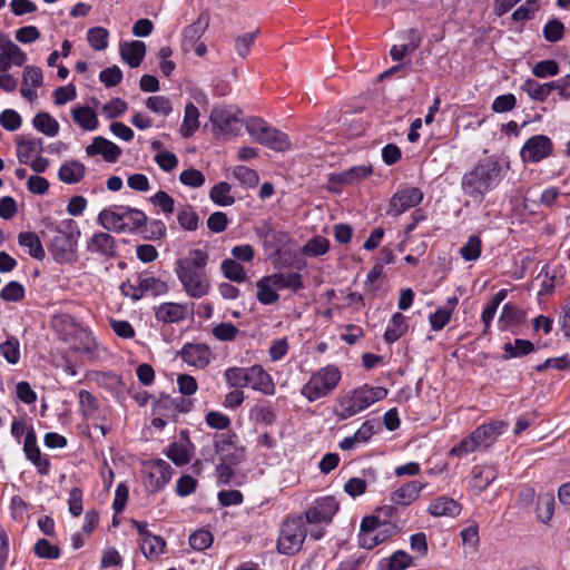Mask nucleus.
Returning <instances> with one entry per match:
<instances>
[{"instance_id": "obj_1", "label": "nucleus", "mask_w": 570, "mask_h": 570, "mask_svg": "<svg viewBox=\"0 0 570 570\" xmlns=\"http://www.w3.org/2000/svg\"><path fill=\"white\" fill-rule=\"evenodd\" d=\"M208 261V253L199 248L189 250L186 257L176 261L174 271L189 297L202 298L209 293L212 285L206 273Z\"/></svg>"}, {"instance_id": "obj_2", "label": "nucleus", "mask_w": 570, "mask_h": 570, "mask_svg": "<svg viewBox=\"0 0 570 570\" xmlns=\"http://www.w3.org/2000/svg\"><path fill=\"white\" fill-rule=\"evenodd\" d=\"M504 177L502 165L494 158L479 160L474 167L464 173L461 179L463 195L481 203L484 196L494 190Z\"/></svg>"}, {"instance_id": "obj_3", "label": "nucleus", "mask_w": 570, "mask_h": 570, "mask_svg": "<svg viewBox=\"0 0 570 570\" xmlns=\"http://www.w3.org/2000/svg\"><path fill=\"white\" fill-rule=\"evenodd\" d=\"M55 235L50 239L49 250L58 264H72L77 261L78 240L81 235L76 220L67 218L52 228Z\"/></svg>"}, {"instance_id": "obj_4", "label": "nucleus", "mask_w": 570, "mask_h": 570, "mask_svg": "<svg viewBox=\"0 0 570 570\" xmlns=\"http://www.w3.org/2000/svg\"><path fill=\"white\" fill-rule=\"evenodd\" d=\"M389 391L382 386L364 384L346 393L340 400V419L347 420L370 407L377 401L384 400Z\"/></svg>"}, {"instance_id": "obj_5", "label": "nucleus", "mask_w": 570, "mask_h": 570, "mask_svg": "<svg viewBox=\"0 0 570 570\" xmlns=\"http://www.w3.org/2000/svg\"><path fill=\"white\" fill-rule=\"evenodd\" d=\"M340 510V503L332 495L317 498L302 514L304 523L313 528L309 537L313 540H321L325 535L324 527L332 523L334 515Z\"/></svg>"}, {"instance_id": "obj_6", "label": "nucleus", "mask_w": 570, "mask_h": 570, "mask_svg": "<svg viewBox=\"0 0 570 570\" xmlns=\"http://www.w3.org/2000/svg\"><path fill=\"white\" fill-rule=\"evenodd\" d=\"M342 372L334 364H328L314 372L308 381L302 386L301 394L308 401L328 396L338 385Z\"/></svg>"}, {"instance_id": "obj_7", "label": "nucleus", "mask_w": 570, "mask_h": 570, "mask_svg": "<svg viewBox=\"0 0 570 570\" xmlns=\"http://www.w3.org/2000/svg\"><path fill=\"white\" fill-rule=\"evenodd\" d=\"M502 428L501 422L481 424L469 436L453 446L450 454L461 458L474 452L480 446L489 448L502 433Z\"/></svg>"}, {"instance_id": "obj_8", "label": "nucleus", "mask_w": 570, "mask_h": 570, "mask_svg": "<svg viewBox=\"0 0 570 570\" xmlns=\"http://www.w3.org/2000/svg\"><path fill=\"white\" fill-rule=\"evenodd\" d=\"M307 530L303 515L287 518L279 530L277 551L282 554L294 556L301 551L306 539Z\"/></svg>"}, {"instance_id": "obj_9", "label": "nucleus", "mask_w": 570, "mask_h": 570, "mask_svg": "<svg viewBox=\"0 0 570 570\" xmlns=\"http://www.w3.org/2000/svg\"><path fill=\"white\" fill-rule=\"evenodd\" d=\"M248 134L259 144L276 151H285L289 149L291 142L288 136L268 126L261 118H250L246 121Z\"/></svg>"}, {"instance_id": "obj_10", "label": "nucleus", "mask_w": 570, "mask_h": 570, "mask_svg": "<svg viewBox=\"0 0 570 570\" xmlns=\"http://www.w3.org/2000/svg\"><path fill=\"white\" fill-rule=\"evenodd\" d=\"M240 110L236 106H217L209 120L216 135H237L242 128Z\"/></svg>"}, {"instance_id": "obj_11", "label": "nucleus", "mask_w": 570, "mask_h": 570, "mask_svg": "<svg viewBox=\"0 0 570 570\" xmlns=\"http://www.w3.org/2000/svg\"><path fill=\"white\" fill-rule=\"evenodd\" d=\"M553 151L551 139L546 135H534L527 139L520 156L524 163L535 164L549 157Z\"/></svg>"}, {"instance_id": "obj_12", "label": "nucleus", "mask_w": 570, "mask_h": 570, "mask_svg": "<svg viewBox=\"0 0 570 570\" xmlns=\"http://www.w3.org/2000/svg\"><path fill=\"white\" fill-rule=\"evenodd\" d=\"M148 470L147 487L151 492L161 490L173 476V468L163 459H154L145 462Z\"/></svg>"}, {"instance_id": "obj_13", "label": "nucleus", "mask_w": 570, "mask_h": 570, "mask_svg": "<svg viewBox=\"0 0 570 570\" xmlns=\"http://www.w3.org/2000/svg\"><path fill=\"white\" fill-rule=\"evenodd\" d=\"M423 200V193L417 187L397 190L390 200L389 215L399 216Z\"/></svg>"}, {"instance_id": "obj_14", "label": "nucleus", "mask_w": 570, "mask_h": 570, "mask_svg": "<svg viewBox=\"0 0 570 570\" xmlns=\"http://www.w3.org/2000/svg\"><path fill=\"white\" fill-rule=\"evenodd\" d=\"M86 250L101 258L112 259L117 257V243L109 233L96 232L87 239Z\"/></svg>"}, {"instance_id": "obj_15", "label": "nucleus", "mask_w": 570, "mask_h": 570, "mask_svg": "<svg viewBox=\"0 0 570 570\" xmlns=\"http://www.w3.org/2000/svg\"><path fill=\"white\" fill-rule=\"evenodd\" d=\"M23 452L40 475H47L49 473L51 466L50 460L47 455L41 454L37 443V435L32 428L26 432Z\"/></svg>"}, {"instance_id": "obj_16", "label": "nucleus", "mask_w": 570, "mask_h": 570, "mask_svg": "<svg viewBox=\"0 0 570 570\" xmlns=\"http://www.w3.org/2000/svg\"><path fill=\"white\" fill-rule=\"evenodd\" d=\"M97 222L106 230L115 233H124L127 230L128 224L126 223V214L124 205H110L104 208L98 217Z\"/></svg>"}, {"instance_id": "obj_17", "label": "nucleus", "mask_w": 570, "mask_h": 570, "mask_svg": "<svg viewBox=\"0 0 570 570\" xmlns=\"http://www.w3.org/2000/svg\"><path fill=\"white\" fill-rule=\"evenodd\" d=\"M180 358L190 366L205 368L212 360L210 348L202 343H186L179 351Z\"/></svg>"}, {"instance_id": "obj_18", "label": "nucleus", "mask_w": 570, "mask_h": 570, "mask_svg": "<svg viewBox=\"0 0 570 570\" xmlns=\"http://www.w3.org/2000/svg\"><path fill=\"white\" fill-rule=\"evenodd\" d=\"M247 387L264 395H274L276 393V385L272 375L259 364L247 367Z\"/></svg>"}, {"instance_id": "obj_19", "label": "nucleus", "mask_w": 570, "mask_h": 570, "mask_svg": "<svg viewBox=\"0 0 570 570\" xmlns=\"http://www.w3.org/2000/svg\"><path fill=\"white\" fill-rule=\"evenodd\" d=\"M191 313L193 309L187 303L166 302L156 307L155 317L159 322L171 324L186 320Z\"/></svg>"}, {"instance_id": "obj_20", "label": "nucleus", "mask_w": 570, "mask_h": 570, "mask_svg": "<svg viewBox=\"0 0 570 570\" xmlns=\"http://www.w3.org/2000/svg\"><path fill=\"white\" fill-rule=\"evenodd\" d=\"M257 235L263 239L264 246L278 255L287 247L291 236L287 232L272 228L268 224L257 228Z\"/></svg>"}, {"instance_id": "obj_21", "label": "nucleus", "mask_w": 570, "mask_h": 570, "mask_svg": "<svg viewBox=\"0 0 570 570\" xmlns=\"http://www.w3.org/2000/svg\"><path fill=\"white\" fill-rule=\"evenodd\" d=\"M425 483L416 480L409 481L394 490L390 494L389 500L405 509L419 499L420 493L425 488Z\"/></svg>"}, {"instance_id": "obj_22", "label": "nucleus", "mask_w": 570, "mask_h": 570, "mask_svg": "<svg viewBox=\"0 0 570 570\" xmlns=\"http://www.w3.org/2000/svg\"><path fill=\"white\" fill-rule=\"evenodd\" d=\"M86 154L88 156L101 155L106 161L116 163L121 155V149L115 142L98 136L86 147Z\"/></svg>"}, {"instance_id": "obj_23", "label": "nucleus", "mask_w": 570, "mask_h": 570, "mask_svg": "<svg viewBox=\"0 0 570 570\" xmlns=\"http://www.w3.org/2000/svg\"><path fill=\"white\" fill-rule=\"evenodd\" d=\"M461 504L448 495L433 499L428 507V512L432 517L455 518L461 513Z\"/></svg>"}, {"instance_id": "obj_24", "label": "nucleus", "mask_w": 570, "mask_h": 570, "mask_svg": "<svg viewBox=\"0 0 570 570\" xmlns=\"http://www.w3.org/2000/svg\"><path fill=\"white\" fill-rule=\"evenodd\" d=\"M403 530L402 522H396L393 524L382 523L381 528H377L373 534L368 537H364L362 541H360V547L371 550L376 546L385 542L393 535L400 533Z\"/></svg>"}, {"instance_id": "obj_25", "label": "nucleus", "mask_w": 570, "mask_h": 570, "mask_svg": "<svg viewBox=\"0 0 570 570\" xmlns=\"http://www.w3.org/2000/svg\"><path fill=\"white\" fill-rule=\"evenodd\" d=\"M458 304L459 298L451 296L444 305L439 306L434 313L430 314L429 322L431 328L435 332L443 330L450 323Z\"/></svg>"}, {"instance_id": "obj_26", "label": "nucleus", "mask_w": 570, "mask_h": 570, "mask_svg": "<svg viewBox=\"0 0 570 570\" xmlns=\"http://www.w3.org/2000/svg\"><path fill=\"white\" fill-rule=\"evenodd\" d=\"M193 443L188 438L185 441H175L164 450V454L176 465L184 466L190 461Z\"/></svg>"}, {"instance_id": "obj_27", "label": "nucleus", "mask_w": 570, "mask_h": 570, "mask_svg": "<svg viewBox=\"0 0 570 570\" xmlns=\"http://www.w3.org/2000/svg\"><path fill=\"white\" fill-rule=\"evenodd\" d=\"M146 55V45L140 40H132L120 45V57L130 68H137Z\"/></svg>"}, {"instance_id": "obj_28", "label": "nucleus", "mask_w": 570, "mask_h": 570, "mask_svg": "<svg viewBox=\"0 0 570 570\" xmlns=\"http://www.w3.org/2000/svg\"><path fill=\"white\" fill-rule=\"evenodd\" d=\"M79 410L86 420H100L105 419L101 413L97 397L87 390L78 392Z\"/></svg>"}, {"instance_id": "obj_29", "label": "nucleus", "mask_w": 570, "mask_h": 570, "mask_svg": "<svg viewBox=\"0 0 570 570\" xmlns=\"http://www.w3.org/2000/svg\"><path fill=\"white\" fill-rule=\"evenodd\" d=\"M276 289H289L294 293L304 288L302 274L298 272L274 273L267 275Z\"/></svg>"}, {"instance_id": "obj_30", "label": "nucleus", "mask_w": 570, "mask_h": 570, "mask_svg": "<svg viewBox=\"0 0 570 570\" xmlns=\"http://www.w3.org/2000/svg\"><path fill=\"white\" fill-rule=\"evenodd\" d=\"M86 173V167L79 160H67L65 161L58 171L59 179L65 184H77L79 183Z\"/></svg>"}, {"instance_id": "obj_31", "label": "nucleus", "mask_w": 570, "mask_h": 570, "mask_svg": "<svg viewBox=\"0 0 570 570\" xmlns=\"http://www.w3.org/2000/svg\"><path fill=\"white\" fill-rule=\"evenodd\" d=\"M407 317L402 313H394L384 333L386 343L392 344L399 341L407 331Z\"/></svg>"}, {"instance_id": "obj_32", "label": "nucleus", "mask_w": 570, "mask_h": 570, "mask_svg": "<svg viewBox=\"0 0 570 570\" xmlns=\"http://www.w3.org/2000/svg\"><path fill=\"white\" fill-rule=\"evenodd\" d=\"M208 26L207 19L199 17L195 22L187 26L183 31V49L189 51L202 38Z\"/></svg>"}, {"instance_id": "obj_33", "label": "nucleus", "mask_w": 570, "mask_h": 570, "mask_svg": "<svg viewBox=\"0 0 570 570\" xmlns=\"http://www.w3.org/2000/svg\"><path fill=\"white\" fill-rule=\"evenodd\" d=\"M250 419L259 424L273 425L277 421V413L269 401H259L250 410Z\"/></svg>"}, {"instance_id": "obj_34", "label": "nucleus", "mask_w": 570, "mask_h": 570, "mask_svg": "<svg viewBox=\"0 0 570 570\" xmlns=\"http://www.w3.org/2000/svg\"><path fill=\"white\" fill-rule=\"evenodd\" d=\"M199 110L193 104L188 102L185 106L184 119L180 125L179 132L183 138L191 137L199 128Z\"/></svg>"}, {"instance_id": "obj_35", "label": "nucleus", "mask_w": 570, "mask_h": 570, "mask_svg": "<svg viewBox=\"0 0 570 570\" xmlns=\"http://www.w3.org/2000/svg\"><path fill=\"white\" fill-rule=\"evenodd\" d=\"M503 360L522 357L535 351L534 344L529 340L515 338L513 342L504 343Z\"/></svg>"}, {"instance_id": "obj_36", "label": "nucleus", "mask_w": 570, "mask_h": 570, "mask_svg": "<svg viewBox=\"0 0 570 570\" xmlns=\"http://www.w3.org/2000/svg\"><path fill=\"white\" fill-rule=\"evenodd\" d=\"M524 312L511 303L503 305L499 323L502 330H508L521 325L524 322Z\"/></svg>"}, {"instance_id": "obj_37", "label": "nucleus", "mask_w": 570, "mask_h": 570, "mask_svg": "<svg viewBox=\"0 0 570 570\" xmlns=\"http://www.w3.org/2000/svg\"><path fill=\"white\" fill-rule=\"evenodd\" d=\"M18 244L27 248L29 255L38 261H42L46 257L41 240L33 232H21L18 235Z\"/></svg>"}, {"instance_id": "obj_38", "label": "nucleus", "mask_w": 570, "mask_h": 570, "mask_svg": "<svg viewBox=\"0 0 570 570\" xmlns=\"http://www.w3.org/2000/svg\"><path fill=\"white\" fill-rule=\"evenodd\" d=\"M42 139L40 138H19L17 141V157L21 164H29L33 153H42Z\"/></svg>"}, {"instance_id": "obj_39", "label": "nucleus", "mask_w": 570, "mask_h": 570, "mask_svg": "<svg viewBox=\"0 0 570 570\" xmlns=\"http://www.w3.org/2000/svg\"><path fill=\"white\" fill-rule=\"evenodd\" d=\"M556 500L552 492L539 494L537 500V518L543 524H549L554 513Z\"/></svg>"}, {"instance_id": "obj_40", "label": "nucleus", "mask_w": 570, "mask_h": 570, "mask_svg": "<svg viewBox=\"0 0 570 570\" xmlns=\"http://www.w3.org/2000/svg\"><path fill=\"white\" fill-rule=\"evenodd\" d=\"M73 121L85 130L97 129L99 121L96 112L88 106H78L72 109Z\"/></svg>"}, {"instance_id": "obj_41", "label": "nucleus", "mask_w": 570, "mask_h": 570, "mask_svg": "<svg viewBox=\"0 0 570 570\" xmlns=\"http://www.w3.org/2000/svg\"><path fill=\"white\" fill-rule=\"evenodd\" d=\"M138 279L141 284L144 295L160 296L169 292L168 283L159 277L147 276L141 273Z\"/></svg>"}, {"instance_id": "obj_42", "label": "nucleus", "mask_w": 570, "mask_h": 570, "mask_svg": "<svg viewBox=\"0 0 570 570\" xmlns=\"http://www.w3.org/2000/svg\"><path fill=\"white\" fill-rule=\"evenodd\" d=\"M413 558L403 550L395 551L379 562V570H405L412 564Z\"/></svg>"}, {"instance_id": "obj_43", "label": "nucleus", "mask_w": 570, "mask_h": 570, "mask_svg": "<svg viewBox=\"0 0 570 570\" xmlns=\"http://www.w3.org/2000/svg\"><path fill=\"white\" fill-rule=\"evenodd\" d=\"M139 546L142 554L148 560H156L164 553L166 541L156 534L147 535L146 539L139 540Z\"/></svg>"}, {"instance_id": "obj_44", "label": "nucleus", "mask_w": 570, "mask_h": 570, "mask_svg": "<svg viewBox=\"0 0 570 570\" xmlns=\"http://www.w3.org/2000/svg\"><path fill=\"white\" fill-rule=\"evenodd\" d=\"M32 126L48 137L57 136L60 129L59 122L46 111H40L33 117Z\"/></svg>"}, {"instance_id": "obj_45", "label": "nucleus", "mask_w": 570, "mask_h": 570, "mask_svg": "<svg viewBox=\"0 0 570 570\" xmlns=\"http://www.w3.org/2000/svg\"><path fill=\"white\" fill-rule=\"evenodd\" d=\"M230 191L232 186L226 181H220L210 188L209 198L217 206H232L235 203V197L230 194Z\"/></svg>"}, {"instance_id": "obj_46", "label": "nucleus", "mask_w": 570, "mask_h": 570, "mask_svg": "<svg viewBox=\"0 0 570 570\" xmlns=\"http://www.w3.org/2000/svg\"><path fill=\"white\" fill-rule=\"evenodd\" d=\"M508 295V289L502 288L497 294L493 295V297L484 306L482 314H481V321L484 324V333L487 334L492 320L494 318V315L497 313V309L499 305L505 299Z\"/></svg>"}, {"instance_id": "obj_47", "label": "nucleus", "mask_w": 570, "mask_h": 570, "mask_svg": "<svg viewBox=\"0 0 570 570\" xmlns=\"http://www.w3.org/2000/svg\"><path fill=\"white\" fill-rule=\"evenodd\" d=\"M403 511L404 509L401 505L393 503L390 500L387 503H384L376 509V513H379L380 518L383 520V523L393 524L396 522H402L404 528L406 520L402 518Z\"/></svg>"}, {"instance_id": "obj_48", "label": "nucleus", "mask_w": 570, "mask_h": 570, "mask_svg": "<svg viewBox=\"0 0 570 570\" xmlns=\"http://www.w3.org/2000/svg\"><path fill=\"white\" fill-rule=\"evenodd\" d=\"M257 286V301L263 305H272L279 299L278 293L274 289V284L269 281L268 276H264L256 283Z\"/></svg>"}, {"instance_id": "obj_49", "label": "nucleus", "mask_w": 570, "mask_h": 570, "mask_svg": "<svg viewBox=\"0 0 570 570\" xmlns=\"http://www.w3.org/2000/svg\"><path fill=\"white\" fill-rule=\"evenodd\" d=\"M498 470L492 466L474 468L473 480L474 487L478 488L479 493L483 492L490 484L498 478Z\"/></svg>"}, {"instance_id": "obj_50", "label": "nucleus", "mask_w": 570, "mask_h": 570, "mask_svg": "<svg viewBox=\"0 0 570 570\" xmlns=\"http://www.w3.org/2000/svg\"><path fill=\"white\" fill-rule=\"evenodd\" d=\"M372 173L373 170L371 165H358L338 174L336 178L341 184L352 185L368 177Z\"/></svg>"}, {"instance_id": "obj_51", "label": "nucleus", "mask_w": 570, "mask_h": 570, "mask_svg": "<svg viewBox=\"0 0 570 570\" xmlns=\"http://www.w3.org/2000/svg\"><path fill=\"white\" fill-rule=\"evenodd\" d=\"M177 222L187 232H195L199 227V216L190 205H184L179 208Z\"/></svg>"}, {"instance_id": "obj_52", "label": "nucleus", "mask_w": 570, "mask_h": 570, "mask_svg": "<svg viewBox=\"0 0 570 570\" xmlns=\"http://www.w3.org/2000/svg\"><path fill=\"white\" fill-rule=\"evenodd\" d=\"M243 460V454H233L227 460L225 458L222 459V462L216 466V478L217 482L220 484H228L234 475V471L232 469V464H238Z\"/></svg>"}, {"instance_id": "obj_53", "label": "nucleus", "mask_w": 570, "mask_h": 570, "mask_svg": "<svg viewBox=\"0 0 570 570\" xmlns=\"http://www.w3.org/2000/svg\"><path fill=\"white\" fill-rule=\"evenodd\" d=\"M330 249V240L323 236H314L302 247V254L308 257L325 255Z\"/></svg>"}, {"instance_id": "obj_54", "label": "nucleus", "mask_w": 570, "mask_h": 570, "mask_svg": "<svg viewBox=\"0 0 570 570\" xmlns=\"http://www.w3.org/2000/svg\"><path fill=\"white\" fill-rule=\"evenodd\" d=\"M220 268L223 275L229 281L243 283L247 278L244 267L235 259H224L220 264Z\"/></svg>"}, {"instance_id": "obj_55", "label": "nucleus", "mask_w": 570, "mask_h": 570, "mask_svg": "<svg viewBox=\"0 0 570 570\" xmlns=\"http://www.w3.org/2000/svg\"><path fill=\"white\" fill-rule=\"evenodd\" d=\"M521 90L527 92V95L535 101L543 102L548 99L549 95L547 94L548 88L544 87L543 83L538 82L532 78H528L521 85Z\"/></svg>"}, {"instance_id": "obj_56", "label": "nucleus", "mask_w": 570, "mask_h": 570, "mask_svg": "<svg viewBox=\"0 0 570 570\" xmlns=\"http://www.w3.org/2000/svg\"><path fill=\"white\" fill-rule=\"evenodd\" d=\"M109 32L104 27H92L87 31V40L91 48L101 51L108 47Z\"/></svg>"}, {"instance_id": "obj_57", "label": "nucleus", "mask_w": 570, "mask_h": 570, "mask_svg": "<svg viewBox=\"0 0 570 570\" xmlns=\"http://www.w3.org/2000/svg\"><path fill=\"white\" fill-rule=\"evenodd\" d=\"M0 354L4 360L14 365L20 360V343L17 337H9L0 344Z\"/></svg>"}, {"instance_id": "obj_58", "label": "nucleus", "mask_w": 570, "mask_h": 570, "mask_svg": "<svg viewBox=\"0 0 570 570\" xmlns=\"http://www.w3.org/2000/svg\"><path fill=\"white\" fill-rule=\"evenodd\" d=\"M224 376L229 387H247V367H228Z\"/></svg>"}, {"instance_id": "obj_59", "label": "nucleus", "mask_w": 570, "mask_h": 570, "mask_svg": "<svg viewBox=\"0 0 570 570\" xmlns=\"http://www.w3.org/2000/svg\"><path fill=\"white\" fill-rule=\"evenodd\" d=\"M0 49L4 52L11 65L20 67L28 59L20 47L13 43L9 38L6 39V46L0 42Z\"/></svg>"}, {"instance_id": "obj_60", "label": "nucleus", "mask_w": 570, "mask_h": 570, "mask_svg": "<svg viewBox=\"0 0 570 570\" xmlns=\"http://www.w3.org/2000/svg\"><path fill=\"white\" fill-rule=\"evenodd\" d=\"M126 223L128 224L127 230L135 232L141 229L147 225V215L137 208L125 206Z\"/></svg>"}, {"instance_id": "obj_61", "label": "nucleus", "mask_w": 570, "mask_h": 570, "mask_svg": "<svg viewBox=\"0 0 570 570\" xmlns=\"http://www.w3.org/2000/svg\"><path fill=\"white\" fill-rule=\"evenodd\" d=\"M214 541L213 533L207 529H199L189 535V546L197 551L208 549Z\"/></svg>"}, {"instance_id": "obj_62", "label": "nucleus", "mask_w": 570, "mask_h": 570, "mask_svg": "<svg viewBox=\"0 0 570 570\" xmlns=\"http://www.w3.org/2000/svg\"><path fill=\"white\" fill-rule=\"evenodd\" d=\"M33 552L38 558L49 560H56L61 554L60 548L51 544L47 539H39L33 547Z\"/></svg>"}, {"instance_id": "obj_63", "label": "nucleus", "mask_w": 570, "mask_h": 570, "mask_svg": "<svg viewBox=\"0 0 570 570\" xmlns=\"http://www.w3.org/2000/svg\"><path fill=\"white\" fill-rule=\"evenodd\" d=\"M481 238L476 235H472L460 248V254L465 261H476L481 256Z\"/></svg>"}, {"instance_id": "obj_64", "label": "nucleus", "mask_w": 570, "mask_h": 570, "mask_svg": "<svg viewBox=\"0 0 570 570\" xmlns=\"http://www.w3.org/2000/svg\"><path fill=\"white\" fill-rule=\"evenodd\" d=\"M146 107L158 115L168 116L173 111L170 100L165 96H151L146 100Z\"/></svg>"}]
</instances>
